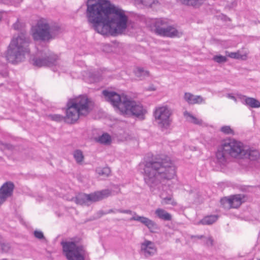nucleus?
I'll return each mask as SVG.
<instances>
[{
  "instance_id": "nucleus-1",
  "label": "nucleus",
  "mask_w": 260,
  "mask_h": 260,
  "mask_svg": "<svg viewBox=\"0 0 260 260\" xmlns=\"http://www.w3.org/2000/svg\"><path fill=\"white\" fill-rule=\"evenodd\" d=\"M144 164V180L152 192L160 190L161 185L176 175V167L168 157L152 158Z\"/></svg>"
},
{
  "instance_id": "nucleus-2",
  "label": "nucleus",
  "mask_w": 260,
  "mask_h": 260,
  "mask_svg": "<svg viewBox=\"0 0 260 260\" xmlns=\"http://www.w3.org/2000/svg\"><path fill=\"white\" fill-rule=\"evenodd\" d=\"M102 93L106 100L110 102L123 114L135 116L141 119H144V115L146 111L141 104L131 100L125 96H120L114 91L105 90Z\"/></svg>"
},
{
  "instance_id": "nucleus-3",
  "label": "nucleus",
  "mask_w": 260,
  "mask_h": 260,
  "mask_svg": "<svg viewBox=\"0 0 260 260\" xmlns=\"http://www.w3.org/2000/svg\"><path fill=\"white\" fill-rule=\"evenodd\" d=\"M86 16L95 30L100 32L107 18L109 17L114 5L107 0H88L86 2Z\"/></svg>"
},
{
  "instance_id": "nucleus-4",
  "label": "nucleus",
  "mask_w": 260,
  "mask_h": 260,
  "mask_svg": "<svg viewBox=\"0 0 260 260\" xmlns=\"http://www.w3.org/2000/svg\"><path fill=\"white\" fill-rule=\"evenodd\" d=\"M127 17L121 9L114 6L99 34L113 36L124 32L127 27Z\"/></svg>"
},
{
  "instance_id": "nucleus-5",
  "label": "nucleus",
  "mask_w": 260,
  "mask_h": 260,
  "mask_svg": "<svg viewBox=\"0 0 260 260\" xmlns=\"http://www.w3.org/2000/svg\"><path fill=\"white\" fill-rule=\"evenodd\" d=\"M29 39L23 33H21L11 41L7 51V60L12 63L21 62L29 52Z\"/></svg>"
},
{
  "instance_id": "nucleus-6",
  "label": "nucleus",
  "mask_w": 260,
  "mask_h": 260,
  "mask_svg": "<svg viewBox=\"0 0 260 260\" xmlns=\"http://www.w3.org/2000/svg\"><path fill=\"white\" fill-rule=\"evenodd\" d=\"M244 145L240 142L233 139L223 141L218 146L216 157L218 163L224 165L231 156L234 158H242L244 155Z\"/></svg>"
},
{
  "instance_id": "nucleus-7",
  "label": "nucleus",
  "mask_w": 260,
  "mask_h": 260,
  "mask_svg": "<svg viewBox=\"0 0 260 260\" xmlns=\"http://www.w3.org/2000/svg\"><path fill=\"white\" fill-rule=\"evenodd\" d=\"M62 254L67 260H85L86 251L83 245L74 239L61 242Z\"/></svg>"
},
{
  "instance_id": "nucleus-8",
  "label": "nucleus",
  "mask_w": 260,
  "mask_h": 260,
  "mask_svg": "<svg viewBox=\"0 0 260 260\" xmlns=\"http://www.w3.org/2000/svg\"><path fill=\"white\" fill-rule=\"evenodd\" d=\"M60 28L56 24L49 25L45 20H39L31 28V35L35 40L45 41L60 32Z\"/></svg>"
},
{
  "instance_id": "nucleus-9",
  "label": "nucleus",
  "mask_w": 260,
  "mask_h": 260,
  "mask_svg": "<svg viewBox=\"0 0 260 260\" xmlns=\"http://www.w3.org/2000/svg\"><path fill=\"white\" fill-rule=\"evenodd\" d=\"M111 195V191L109 189H104L90 194L78 193L72 198V201L78 205L89 206L92 203L101 201Z\"/></svg>"
},
{
  "instance_id": "nucleus-10",
  "label": "nucleus",
  "mask_w": 260,
  "mask_h": 260,
  "mask_svg": "<svg viewBox=\"0 0 260 260\" xmlns=\"http://www.w3.org/2000/svg\"><path fill=\"white\" fill-rule=\"evenodd\" d=\"M70 104L80 112L83 116L87 115L92 110L93 103L86 95H80L68 101Z\"/></svg>"
},
{
  "instance_id": "nucleus-11",
  "label": "nucleus",
  "mask_w": 260,
  "mask_h": 260,
  "mask_svg": "<svg viewBox=\"0 0 260 260\" xmlns=\"http://www.w3.org/2000/svg\"><path fill=\"white\" fill-rule=\"evenodd\" d=\"M170 110L166 106L159 107L154 112L155 121L161 128H167L170 124Z\"/></svg>"
},
{
  "instance_id": "nucleus-12",
  "label": "nucleus",
  "mask_w": 260,
  "mask_h": 260,
  "mask_svg": "<svg viewBox=\"0 0 260 260\" xmlns=\"http://www.w3.org/2000/svg\"><path fill=\"white\" fill-rule=\"evenodd\" d=\"M57 59V56L53 53L49 51L44 52L35 57L32 60V63L38 67L51 66L56 65Z\"/></svg>"
},
{
  "instance_id": "nucleus-13",
  "label": "nucleus",
  "mask_w": 260,
  "mask_h": 260,
  "mask_svg": "<svg viewBox=\"0 0 260 260\" xmlns=\"http://www.w3.org/2000/svg\"><path fill=\"white\" fill-rule=\"evenodd\" d=\"M14 189V184L11 181H7L2 185L0 187V206L12 196Z\"/></svg>"
},
{
  "instance_id": "nucleus-14",
  "label": "nucleus",
  "mask_w": 260,
  "mask_h": 260,
  "mask_svg": "<svg viewBox=\"0 0 260 260\" xmlns=\"http://www.w3.org/2000/svg\"><path fill=\"white\" fill-rule=\"evenodd\" d=\"M129 220L130 221L134 220L141 222L145 225L151 233H154L158 230V226L155 222L147 217L139 216L136 213H134V216L131 217Z\"/></svg>"
},
{
  "instance_id": "nucleus-15",
  "label": "nucleus",
  "mask_w": 260,
  "mask_h": 260,
  "mask_svg": "<svg viewBox=\"0 0 260 260\" xmlns=\"http://www.w3.org/2000/svg\"><path fill=\"white\" fill-rule=\"evenodd\" d=\"M67 109L66 110V116L64 117V120L69 123H73L76 122L79 118L80 116H82L78 110L75 107L70 104L68 102L67 103Z\"/></svg>"
},
{
  "instance_id": "nucleus-16",
  "label": "nucleus",
  "mask_w": 260,
  "mask_h": 260,
  "mask_svg": "<svg viewBox=\"0 0 260 260\" xmlns=\"http://www.w3.org/2000/svg\"><path fill=\"white\" fill-rule=\"evenodd\" d=\"M141 251L145 257H149L156 253L157 248L153 242L145 240L141 244Z\"/></svg>"
},
{
  "instance_id": "nucleus-17",
  "label": "nucleus",
  "mask_w": 260,
  "mask_h": 260,
  "mask_svg": "<svg viewBox=\"0 0 260 260\" xmlns=\"http://www.w3.org/2000/svg\"><path fill=\"white\" fill-rule=\"evenodd\" d=\"M169 24V22L166 19L159 18L156 19L154 22V31L155 34L160 36L164 32V30Z\"/></svg>"
},
{
  "instance_id": "nucleus-18",
  "label": "nucleus",
  "mask_w": 260,
  "mask_h": 260,
  "mask_svg": "<svg viewBox=\"0 0 260 260\" xmlns=\"http://www.w3.org/2000/svg\"><path fill=\"white\" fill-rule=\"evenodd\" d=\"M183 98L189 105L200 104L205 101L201 95H196L190 92H185Z\"/></svg>"
},
{
  "instance_id": "nucleus-19",
  "label": "nucleus",
  "mask_w": 260,
  "mask_h": 260,
  "mask_svg": "<svg viewBox=\"0 0 260 260\" xmlns=\"http://www.w3.org/2000/svg\"><path fill=\"white\" fill-rule=\"evenodd\" d=\"M182 34V33L177 30L174 26L169 24L166 29L164 30V32L162 33L160 36L169 38H175L180 37Z\"/></svg>"
},
{
  "instance_id": "nucleus-20",
  "label": "nucleus",
  "mask_w": 260,
  "mask_h": 260,
  "mask_svg": "<svg viewBox=\"0 0 260 260\" xmlns=\"http://www.w3.org/2000/svg\"><path fill=\"white\" fill-rule=\"evenodd\" d=\"M243 151L245 154L242 155V158H248L251 160H255L259 157V153L255 149H251L248 147L244 146Z\"/></svg>"
},
{
  "instance_id": "nucleus-21",
  "label": "nucleus",
  "mask_w": 260,
  "mask_h": 260,
  "mask_svg": "<svg viewBox=\"0 0 260 260\" xmlns=\"http://www.w3.org/2000/svg\"><path fill=\"white\" fill-rule=\"evenodd\" d=\"M241 99L243 104L251 108H257L260 107V102L254 98L243 95Z\"/></svg>"
},
{
  "instance_id": "nucleus-22",
  "label": "nucleus",
  "mask_w": 260,
  "mask_h": 260,
  "mask_svg": "<svg viewBox=\"0 0 260 260\" xmlns=\"http://www.w3.org/2000/svg\"><path fill=\"white\" fill-rule=\"evenodd\" d=\"M155 214L158 218L165 221H171L172 219L171 214L161 208L156 209Z\"/></svg>"
},
{
  "instance_id": "nucleus-23",
  "label": "nucleus",
  "mask_w": 260,
  "mask_h": 260,
  "mask_svg": "<svg viewBox=\"0 0 260 260\" xmlns=\"http://www.w3.org/2000/svg\"><path fill=\"white\" fill-rule=\"evenodd\" d=\"M183 115L186 120L190 123L199 125H202L203 124V121L202 119L197 118L187 111L183 113Z\"/></svg>"
},
{
  "instance_id": "nucleus-24",
  "label": "nucleus",
  "mask_w": 260,
  "mask_h": 260,
  "mask_svg": "<svg viewBox=\"0 0 260 260\" xmlns=\"http://www.w3.org/2000/svg\"><path fill=\"white\" fill-rule=\"evenodd\" d=\"M230 200L233 208H238L244 202V197L241 194H236L231 196Z\"/></svg>"
},
{
  "instance_id": "nucleus-25",
  "label": "nucleus",
  "mask_w": 260,
  "mask_h": 260,
  "mask_svg": "<svg viewBox=\"0 0 260 260\" xmlns=\"http://www.w3.org/2000/svg\"><path fill=\"white\" fill-rule=\"evenodd\" d=\"M225 54L227 56L231 58L241 59L242 60H245L247 58V53H244L241 54L240 51L238 50L236 52H230L228 51L225 52Z\"/></svg>"
},
{
  "instance_id": "nucleus-26",
  "label": "nucleus",
  "mask_w": 260,
  "mask_h": 260,
  "mask_svg": "<svg viewBox=\"0 0 260 260\" xmlns=\"http://www.w3.org/2000/svg\"><path fill=\"white\" fill-rule=\"evenodd\" d=\"M218 219V216L216 215H210L204 217L201 220L198 224L203 225H210L215 222Z\"/></svg>"
},
{
  "instance_id": "nucleus-27",
  "label": "nucleus",
  "mask_w": 260,
  "mask_h": 260,
  "mask_svg": "<svg viewBox=\"0 0 260 260\" xmlns=\"http://www.w3.org/2000/svg\"><path fill=\"white\" fill-rule=\"evenodd\" d=\"M135 75L141 80L145 79L148 77L149 73L148 71L145 70L143 68L138 67L134 71Z\"/></svg>"
},
{
  "instance_id": "nucleus-28",
  "label": "nucleus",
  "mask_w": 260,
  "mask_h": 260,
  "mask_svg": "<svg viewBox=\"0 0 260 260\" xmlns=\"http://www.w3.org/2000/svg\"><path fill=\"white\" fill-rule=\"evenodd\" d=\"M95 140L96 142L105 145L109 144L111 141L110 136L107 133L103 134L96 138Z\"/></svg>"
},
{
  "instance_id": "nucleus-29",
  "label": "nucleus",
  "mask_w": 260,
  "mask_h": 260,
  "mask_svg": "<svg viewBox=\"0 0 260 260\" xmlns=\"http://www.w3.org/2000/svg\"><path fill=\"white\" fill-rule=\"evenodd\" d=\"M203 1L204 0H181V2L183 4L193 7L201 5Z\"/></svg>"
},
{
  "instance_id": "nucleus-30",
  "label": "nucleus",
  "mask_w": 260,
  "mask_h": 260,
  "mask_svg": "<svg viewBox=\"0 0 260 260\" xmlns=\"http://www.w3.org/2000/svg\"><path fill=\"white\" fill-rule=\"evenodd\" d=\"M161 204L162 205H172L175 206L176 205V202L173 199L172 195H169L166 197H162Z\"/></svg>"
},
{
  "instance_id": "nucleus-31",
  "label": "nucleus",
  "mask_w": 260,
  "mask_h": 260,
  "mask_svg": "<svg viewBox=\"0 0 260 260\" xmlns=\"http://www.w3.org/2000/svg\"><path fill=\"white\" fill-rule=\"evenodd\" d=\"M73 156L78 164L82 162L83 160L84 155L82 152L80 150H75L73 153Z\"/></svg>"
},
{
  "instance_id": "nucleus-32",
  "label": "nucleus",
  "mask_w": 260,
  "mask_h": 260,
  "mask_svg": "<svg viewBox=\"0 0 260 260\" xmlns=\"http://www.w3.org/2000/svg\"><path fill=\"white\" fill-rule=\"evenodd\" d=\"M96 172L100 176L107 177L110 173V169L108 167L99 168L96 170Z\"/></svg>"
},
{
  "instance_id": "nucleus-33",
  "label": "nucleus",
  "mask_w": 260,
  "mask_h": 260,
  "mask_svg": "<svg viewBox=\"0 0 260 260\" xmlns=\"http://www.w3.org/2000/svg\"><path fill=\"white\" fill-rule=\"evenodd\" d=\"M232 201L230 200V198H224L221 199L220 203L222 207L226 209H229L232 208L231 202Z\"/></svg>"
},
{
  "instance_id": "nucleus-34",
  "label": "nucleus",
  "mask_w": 260,
  "mask_h": 260,
  "mask_svg": "<svg viewBox=\"0 0 260 260\" xmlns=\"http://www.w3.org/2000/svg\"><path fill=\"white\" fill-rule=\"evenodd\" d=\"M10 248V246L8 243H4L3 242V239L0 236V250L3 252H8Z\"/></svg>"
},
{
  "instance_id": "nucleus-35",
  "label": "nucleus",
  "mask_w": 260,
  "mask_h": 260,
  "mask_svg": "<svg viewBox=\"0 0 260 260\" xmlns=\"http://www.w3.org/2000/svg\"><path fill=\"white\" fill-rule=\"evenodd\" d=\"M213 60L217 63H221L227 61V58L226 56L221 55H215L213 57Z\"/></svg>"
},
{
  "instance_id": "nucleus-36",
  "label": "nucleus",
  "mask_w": 260,
  "mask_h": 260,
  "mask_svg": "<svg viewBox=\"0 0 260 260\" xmlns=\"http://www.w3.org/2000/svg\"><path fill=\"white\" fill-rule=\"evenodd\" d=\"M220 131L226 135H234V132L229 125H224L221 127Z\"/></svg>"
},
{
  "instance_id": "nucleus-37",
  "label": "nucleus",
  "mask_w": 260,
  "mask_h": 260,
  "mask_svg": "<svg viewBox=\"0 0 260 260\" xmlns=\"http://www.w3.org/2000/svg\"><path fill=\"white\" fill-rule=\"evenodd\" d=\"M48 117L53 121L59 122L64 119L62 116L60 114H51L48 115Z\"/></svg>"
},
{
  "instance_id": "nucleus-38",
  "label": "nucleus",
  "mask_w": 260,
  "mask_h": 260,
  "mask_svg": "<svg viewBox=\"0 0 260 260\" xmlns=\"http://www.w3.org/2000/svg\"><path fill=\"white\" fill-rule=\"evenodd\" d=\"M141 3L146 7H152L153 5L158 3V0H140Z\"/></svg>"
},
{
  "instance_id": "nucleus-39",
  "label": "nucleus",
  "mask_w": 260,
  "mask_h": 260,
  "mask_svg": "<svg viewBox=\"0 0 260 260\" xmlns=\"http://www.w3.org/2000/svg\"><path fill=\"white\" fill-rule=\"evenodd\" d=\"M12 146L9 144H4L0 141V150L3 151L5 149H12Z\"/></svg>"
},
{
  "instance_id": "nucleus-40",
  "label": "nucleus",
  "mask_w": 260,
  "mask_h": 260,
  "mask_svg": "<svg viewBox=\"0 0 260 260\" xmlns=\"http://www.w3.org/2000/svg\"><path fill=\"white\" fill-rule=\"evenodd\" d=\"M35 237L40 240L43 239L45 238L44 234L42 232L40 231H34Z\"/></svg>"
},
{
  "instance_id": "nucleus-41",
  "label": "nucleus",
  "mask_w": 260,
  "mask_h": 260,
  "mask_svg": "<svg viewBox=\"0 0 260 260\" xmlns=\"http://www.w3.org/2000/svg\"><path fill=\"white\" fill-rule=\"evenodd\" d=\"M118 212L122 213H126V214H133V216H134V213L135 212H133L132 211L130 210H122V209H118L116 210Z\"/></svg>"
},
{
  "instance_id": "nucleus-42",
  "label": "nucleus",
  "mask_w": 260,
  "mask_h": 260,
  "mask_svg": "<svg viewBox=\"0 0 260 260\" xmlns=\"http://www.w3.org/2000/svg\"><path fill=\"white\" fill-rule=\"evenodd\" d=\"M206 245L208 246H211L213 244V239L211 237H209L206 240Z\"/></svg>"
},
{
  "instance_id": "nucleus-43",
  "label": "nucleus",
  "mask_w": 260,
  "mask_h": 260,
  "mask_svg": "<svg viewBox=\"0 0 260 260\" xmlns=\"http://www.w3.org/2000/svg\"><path fill=\"white\" fill-rule=\"evenodd\" d=\"M13 27L14 29H15V30H19L20 29V24L17 21L16 23H15L13 24Z\"/></svg>"
},
{
  "instance_id": "nucleus-44",
  "label": "nucleus",
  "mask_w": 260,
  "mask_h": 260,
  "mask_svg": "<svg viewBox=\"0 0 260 260\" xmlns=\"http://www.w3.org/2000/svg\"><path fill=\"white\" fill-rule=\"evenodd\" d=\"M226 96L229 99H232V100H234L236 102H237L236 98L232 94L228 93V94H226Z\"/></svg>"
},
{
  "instance_id": "nucleus-45",
  "label": "nucleus",
  "mask_w": 260,
  "mask_h": 260,
  "mask_svg": "<svg viewBox=\"0 0 260 260\" xmlns=\"http://www.w3.org/2000/svg\"><path fill=\"white\" fill-rule=\"evenodd\" d=\"M116 210V209H110L105 214H109V213H111L118 212Z\"/></svg>"
},
{
  "instance_id": "nucleus-46",
  "label": "nucleus",
  "mask_w": 260,
  "mask_h": 260,
  "mask_svg": "<svg viewBox=\"0 0 260 260\" xmlns=\"http://www.w3.org/2000/svg\"><path fill=\"white\" fill-rule=\"evenodd\" d=\"M6 12L4 11H0V21L3 17V15L5 14Z\"/></svg>"
},
{
  "instance_id": "nucleus-47",
  "label": "nucleus",
  "mask_w": 260,
  "mask_h": 260,
  "mask_svg": "<svg viewBox=\"0 0 260 260\" xmlns=\"http://www.w3.org/2000/svg\"><path fill=\"white\" fill-rule=\"evenodd\" d=\"M204 237L203 236L201 235V236H191V238H197L198 239H202Z\"/></svg>"
},
{
  "instance_id": "nucleus-48",
  "label": "nucleus",
  "mask_w": 260,
  "mask_h": 260,
  "mask_svg": "<svg viewBox=\"0 0 260 260\" xmlns=\"http://www.w3.org/2000/svg\"><path fill=\"white\" fill-rule=\"evenodd\" d=\"M148 90L150 91H154L155 90V88L153 86H151L148 88Z\"/></svg>"
},
{
  "instance_id": "nucleus-49",
  "label": "nucleus",
  "mask_w": 260,
  "mask_h": 260,
  "mask_svg": "<svg viewBox=\"0 0 260 260\" xmlns=\"http://www.w3.org/2000/svg\"><path fill=\"white\" fill-rule=\"evenodd\" d=\"M2 157H1V156H0V160H1V159H2Z\"/></svg>"
},
{
  "instance_id": "nucleus-50",
  "label": "nucleus",
  "mask_w": 260,
  "mask_h": 260,
  "mask_svg": "<svg viewBox=\"0 0 260 260\" xmlns=\"http://www.w3.org/2000/svg\"><path fill=\"white\" fill-rule=\"evenodd\" d=\"M258 260H260V259H258Z\"/></svg>"
}]
</instances>
